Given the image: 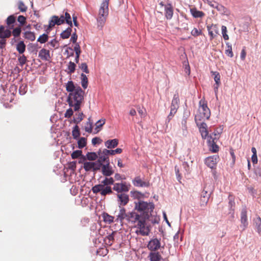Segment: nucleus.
I'll list each match as a JSON object with an SVG mask.
<instances>
[{"instance_id": "obj_3", "label": "nucleus", "mask_w": 261, "mask_h": 261, "mask_svg": "<svg viewBox=\"0 0 261 261\" xmlns=\"http://www.w3.org/2000/svg\"><path fill=\"white\" fill-rule=\"evenodd\" d=\"M84 91L80 86H77L75 91L70 93L68 97V102L70 107H73L75 111L80 108L81 104L84 99Z\"/></svg>"}, {"instance_id": "obj_60", "label": "nucleus", "mask_w": 261, "mask_h": 261, "mask_svg": "<svg viewBox=\"0 0 261 261\" xmlns=\"http://www.w3.org/2000/svg\"><path fill=\"white\" fill-rule=\"evenodd\" d=\"M79 67L85 73H88L89 72L88 66L86 63H82Z\"/></svg>"}, {"instance_id": "obj_26", "label": "nucleus", "mask_w": 261, "mask_h": 261, "mask_svg": "<svg viewBox=\"0 0 261 261\" xmlns=\"http://www.w3.org/2000/svg\"><path fill=\"white\" fill-rule=\"evenodd\" d=\"M118 144V140L114 139L112 140H109L105 142V145L108 148H114L116 147Z\"/></svg>"}, {"instance_id": "obj_55", "label": "nucleus", "mask_w": 261, "mask_h": 261, "mask_svg": "<svg viewBox=\"0 0 261 261\" xmlns=\"http://www.w3.org/2000/svg\"><path fill=\"white\" fill-rule=\"evenodd\" d=\"M48 44H50L53 48H58L59 44L58 41L56 39H54L48 43Z\"/></svg>"}, {"instance_id": "obj_28", "label": "nucleus", "mask_w": 261, "mask_h": 261, "mask_svg": "<svg viewBox=\"0 0 261 261\" xmlns=\"http://www.w3.org/2000/svg\"><path fill=\"white\" fill-rule=\"evenodd\" d=\"M26 45L23 41H19L16 44V50L20 54H22L25 50Z\"/></svg>"}, {"instance_id": "obj_5", "label": "nucleus", "mask_w": 261, "mask_h": 261, "mask_svg": "<svg viewBox=\"0 0 261 261\" xmlns=\"http://www.w3.org/2000/svg\"><path fill=\"white\" fill-rule=\"evenodd\" d=\"M138 216L137 212L135 211L126 213V210L124 207H120L118 215L117 216L116 221L122 222L124 219H126L129 223H130L133 226L137 229V218Z\"/></svg>"}, {"instance_id": "obj_49", "label": "nucleus", "mask_w": 261, "mask_h": 261, "mask_svg": "<svg viewBox=\"0 0 261 261\" xmlns=\"http://www.w3.org/2000/svg\"><path fill=\"white\" fill-rule=\"evenodd\" d=\"M15 21V17L13 15H12L8 17L6 20V22L9 26H10L11 24H13Z\"/></svg>"}, {"instance_id": "obj_53", "label": "nucleus", "mask_w": 261, "mask_h": 261, "mask_svg": "<svg viewBox=\"0 0 261 261\" xmlns=\"http://www.w3.org/2000/svg\"><path fill=\"white\" fill-rule=\"evenodd\" d=\"M77 116L76 118L74 119V122L77 124L80 123L84 118V114L83 113H79L78 114H76Z\"/></svg>"}, {"instance_id": "obj_10", "label": "nucleus", "mask_w": 261, "mask_h": 261, "mask_svg": "<svg viewBox=\"0 0 261 261\" xmlns=\"http://www.w3.org/2000/svg\"><path fill=\"white\" fill-rule=\"evenodd\" d=\"M160 247V241L156 238L150 240L147 245V248L151 251H156L159 250Z\"/></svg>"}, {"instance_id": "obj_1", "label": "nucleus", "mask_w": 261, "mask_h": 261, "mask_svg": "<svg viewBox=\"0 0 261 261\" xmlns=\"http://www.w3.org/2000/svg\"><path fill=\"white\" fill-rule=\"evenodd\" d=\"M154 208L152 202H147L139 200L135 202L134 210L138 213L137 218V229L136 232L142 236H147L150 232V226L148 225L147 221L152 215L151 213Z\"/></svg>"}, {"instance_id": "obj_33", "label": "nucleus", "mask_w": 261, "mask_h": 261, "mask_svg": "<svg viewBox=\"0 0 261 261\" xmlns=\"http://www.w3.org/2000/svg\"><path fill=\"white\" fill-rule=\"evenodd\" d=\"M71 32L72 29L71 27L70 26L61 34V37L63 39L68 38L69 36L71 35Z\"/></svg>"}, {"instance_id": "obj_20", "label": "nucleus", "mask_w": 261, "mask_h": 261, "mask_svg": "<svg viewBox=\"0 0 261 261\" xmlns=\"http://www.w3.org/2000/svg\"><path fill=\"white\" fill-rule=\"evenodd\" d=\"M12 34V32L8 29L5 30V27L3 25L0 26V38L5 39L9 38Z\"/></svg>"}, {"instance_id": "obj_31", "label": "nucleus", "mask_w": 261, "mask_h": 261, "mask_svg": "<svg viewBox=\"0 0 261 261\" xmlns=\"http://www.w3.org/2000/svg\"><path fill=\"white\" fill-rule=\"evenodd\" d=\"M77 87H75L72 81H68L66 85V90L67 92L71 93L75 91Z\"/></svg>"}, {"instance_id": "obj_23", "label": "nucleus", "mask_w": 261, "mask_h": 261, "mask_svg": "<svg viewBox=\"0 0 261 261\" xmlns=\"http://www.w3.org/2000/svg\"><path fill=\"white\" fill-rule=\"evenodd\" d=\"M150 261H160L162 256L159 252L151 251L148 255Z\"/></svg>"}, {"instance_id": "obj_29", "label": "nucleus", "mask_w": 261, "mask_h": 261, "mask_svg": "<svg viewBox=\"0 0 261 261\" xmlns=\"http://www.w3.org/2000/svg\"><path fill=\"white\" fill-rule=\"evenodd\" d=\"M103 221L107 223L111 224L114 221V217L110 215L107 213H103L102 215Z\"/></svg>"}, {"instance_id": "obj_21", "label": "nucleus", "mask_w": 261, "mask_h": 261, "mask_svg": "<svg viewBox=\"0 0 261 261\" xmlns=\"http://www.w3.org/2000/svg\"><path fill=\"white\" fill-rule=\"evenodd\" d=\"M62 24H63V21L59 19V17L54 15L51 17V20L49 21L48 27L51 28L56 24L59 25Z\"/></svg>"}, {"instance_id": "obj_32", "label": "nucleus", "mask_w": 261, "mask_h": 261, "mask_svg": "<svg viewBox=\"0 0 261 261\" xmlns=\"http://www.w3.org/2000/svg\"><path fill=\"white\" fill-rule=\"evenodd\" d=\"M116 233L115 231H113L110 234L106 237L105 239L106 243L110 246L112 245L114 241V236Z\"/></svg>"}, {"instance_id": "obj_17", "label": "nucleus", "mask_w": 261, "mask_h": 261, "mask_svg": "<svg viewBox=\"0 0 261 261\" xmlns=\"http://www.w3.org/2000/svg\"><path fill=\"white\" fill-rule=\"evenodd\" d=\"M211 73L213 74V75H214V81L215 82V84L214 85L215 92L216 95H217L218 87L219 85L221 84V80H220V73L217 71H211Z\"/></svg>"}, {"instance_id": "obj_57", "label": "nucleus", "mask_w": 261, "mask_h": 261, "mask_svg": "<svg viewBox=\"0 0 261 261\" xmlns=\"http://www.w3.org/2000/svg\"><path fill=\"white\" fill-rule=\"evenodd\" d=\"M17 21L20 23L21 25H23L26 23V17L22 15H20L17 18Z\"/></svg>"}, {"instance_id": "obj_37", "label": "nucleus", "mask_w": 261, "mask_h": 261, "mask_svg": "<svg viewBox=\"0 0 261 261\" xmlns=\"http://www.w3.org/2000/svg\"><path fill=\"white\" fill-rule=\"evenodd\" d=\"M85 156L87 160L92 161L96 160L98 158L97 154L94 152H88Z\"/></svg>"}, {"instance_id": "obj_35", "label": "nucleus", "mask_w": 261, "mask_h": 261, "mask_svg": "<svg viewBox=\"0 0 261 261\" xmlns=\"http://www.w3.org/2000/svg\"><path fill=\"white\" fill-rule=\"evenodd\" d=\"M81 76V84L84 89H86L88 85V80L86 74L82 73Z\"/></svg>"}, {"instance_id": "obj_51", "label": "nucleus", "mask_w": 261, "mask_h": 261, "mask_svg": "<svg viewBox=\"0 0 261 261\" xmlns=\"http://www.w3.org/2000/svg\"><path fill=\"white\" fill-rule=\"evenodd\" d=\"M214 8H216L218 11L223 13H225L226 11V8L225 7H224L222 5L219 4L217 3H215Z\"/></svg>"}, {"instance_id": "obj_9", "label": "nucleus", "mask_w": 261, "mask_h": 261, "mask_svg": "<svg viewBox=\"0 0 261 261\" xmlns=\"http://www.w3.org/2000/svg\"><path fill=\"white\" fill-rule=\"evenodd\" d=\"M219 160V156L218 155H214L210 156L205 159L204 162L207 166L210 168H215L217 163Z\"/></svg>"}, {"instance_id": "obj_50", "label": "nucleus", "mask_w": 261, "mask_h": 261, "mask_svg": "<svg viewBox=\"0 0 261 261\" xmlns=\"http://www.w3.org/2000/svg\"><path fill=\"white\" fill-rule=\"evenodd\" d=\"M137 109L138 112L139 114L140 115V116H141V117H145L146 113V110L144 108H141L140 106H138L137 107Z\"/></svg>"}, {"instance_id": "obj_19", "label": "nucleus", "mask_w": 261, "mask_h": 261, "mask_svg": "<svg viewBox=\"0 0 261 261\" xmlns=\"http://www.w3.org/2000/svg\"><path fill=\"white\" fill-rule=\"evenodd\" d=\"M165 15L167 19H171L173 15V8L171 4L165 6Z\"/></svg>"}, {"instance_id": "obj_2", "label": "nucleus", "mask_w": 261, "mask_h": 261, "mask_svg": "<svg viewBox=\"0 0 261 261\" xmlns=\"http://www.w3.org/2000/svg\"><path fill=\"white\" fill-rule=\"evenodd\" d=\"M114 180L112 177H107L101 181V184L95 185L92 188L93 193L97 194L100 193L102 196H105L108 194H111L113 193L111 185H114Z\"/></svg>"}, {"instance_id": "obj_39", "label": "nucleus", "mask_w": 261, "mask_h": 261, "mask_svg": "<svg viewBox=\"0 0 261 261\" xmlns=\"http://www.w3.org/2000/svg\"><path fill=\"white\" fill-rule=\"evenodd\" d=\"M48 36L46 34H43L40 35L37 39V41L41 44L44 43L48 41Z\"/></svg>"}, {"instance_id": "obj_34", "label": "nucleus", "mask_w": 261, "mask_h": 261, "mask_svg": "<svg viewBox=\"0 0 261 261\" xmlns=\"http://www.w3.org/2000/svg\"><path fill=\"white\" fill-rule=\"evenodd\" d=\"M24 37L31 41H33L35 40V33L31 31H26L24 33Z\"/></svg>"}, {"instance_id": "obj_13", "label": "nucleus", "mask_w": 261, "mask_h": 261, "mask_svg": "<svg viewBox=\"0 0 261 261\" xmlns=\"http://www.w3.org/2000/svg\"><path fill=\"white\" fill-rule=\"evenodd\" d=\"M101 168V173L105 176H110L114 173V171L112 167L110 165V163L103 165Z\"/></svg>"}, {"instance_id": "obj_30", "label": "nucleus", "mask_w": 261, "mask_h": 261, "mask_svg": "<svg viewBox=\"0 0 261 261\" xmlns=\"http://www.w3.org/2000/svg\"><path fill=\"white\" fill-rule=\"evenodd\" d=\"M122 152V149L118 148L115 150H108L105 149L103 150V152L109 155H114L115 154H120Z\"/></svg>"}, {"instance_id": "obj_48", "label": "nucleus", "mask_w": 261, "mask_h": 261, "mask_svg": "<svg viewBox=\"0 0 261 261\" xmlns=\"http://www.w3.org/2000/svg\"><path fill=\"white\" fill-rule=\"evenodd\" d=\"M21 32V29L20 27H16L13 30L12 32V35L15 38L18 37L20 36Z\"/></svg>"}, {"instance_id": "obj_16", "label": "nucleus", "mask_w": 261, "mask_h": 261, "mask_svg": "<svg viewBox=\"0 0 261 261\" xmlns=\"http://www.w3.org/2000/svg\"><path fill=\"white\" fill-rule=\"evenodd\" d=\"M113 190L117 192H127L129 188L125 182L116 183L114 184Z\"/></svg>"}, {"instance_id": "obj_14", "label": "nucleus", "mask_w": 261, "mask_h": 261, "mask_svg": "<svg viewBox=\"0 0 261 261\" xmlns=\"http://www.w3.org/2000/svg\"><path fill=\"white\" fill-rule=\"evenodd\" d=\"M199 128V132L201 133L202 139H205L208 136V132L207 130V125L203 121L200 122L198 124H196Z\"/></svg>"}, {"instance_id": "obj_56", "label": "nucleus", "mask_w": 261, "mask_h": 261, "mask_svg": "<svg viewBox=\"0 0 261 261\" xmlns=\"http://www.w3.org/2000/svg\"><path fill=\"white\" fill-rule=\"evenodd\" d=\"M191 33L192 36L194 37H197L198 36L201 35L202 31L195 28L192 30Z\"/></svg>"}, {"instance_id": "obj_6", "label": "nucleus", "mask_w": 261, "mask_h": 261, "mask_svg": "<svg viewBox=\"0 0 261 261\" xmlns=\"http://www.w3.org/2000/svg\"><path fill=\"white\" fill-rule=\"evenodd\" d=\"M109 0H103L100 5L97 17V27L101 29L105 25L109 15Z\"/></svg>"}, {"instance_id": "obj_45", "label": "nucleus", "mask_w": 261, "mask_h": 261, "mask_svg": "<svg viewBox=\"0 0 261 261\" xmlns=\"http://www.w3.org/2000/svg\"><path fill=\"white\" fill-rule=\"evenodd\" d=\"M65 18L66 20V23L68 24L71 27H72V22L71 20V17L69 13L67 12H65Z\"/></svg>"}, {"instance_id": "obj_47", "label": "nucleus", "mask_w": 261, "mask_h": 261, "mask_svg": "<svg viewBox=\"0 0 261 261\" xmlns=\"http://www.w3.org/2000/svg\"><path fill=\"white\" fill-rule=\"evenodd\" d=\"M255 226L258 233L261 232V218L258 217L255 221Z\"/></svg>"}, {"instance_id": "obj_7", "label": "nucleus", "mask_w": 261, "mask_h": 261, "mask_svg": "<svg viewBox=\"0 0 261 261\" xmlns=\"http://www.w3.org/2000/svg\"><path fill=\"white\" fill-rule=\"evenodd\" d=\"M179 99L177 94H174L173 98L171 102V105L170 107V112L169 115L167 117L168 122H169L174 115L177 112V109L179 108Z\"/></svg>"}, {"instance_id": "obj_40", "label": "nucleus", "mask_w": 261, "mask_h": 261, "mask_svg": "<svg viewBox=\"0 0 261 261\" xmlns=\"http://www.w3.org/2000/svg\"><path fill=\"white\" fill-rule=\"evenodd\" d=\"M77 144L79 148H84L87 144V139L84 137L80 138L77 142Z\"/></svg>"}, {"instance_id": "obj_52", "label": "nucleus", "mask_w": 261, "mask_h": 261, "mask_svg": "<svg viewBox=\"0 0 261 261\" xmlns=\"http://www.w3.org/2000/svg\"><path fill=\"white\" fill-rule=\"evenodd\" d=\"M211 194V191L208 190L206 187H204L203 190L202 191L201 197H205L207 196V197H210V195Z\"/></svg>"}, {"instance_id": "obj_8", "label": "nucleus", "mask_w": 261, "mask_h": 261, "mask_svg": "<svg viewBox=\"0 0 261 261\" xmlns=\"http://www.w3.org/2000/svg\"><path fill=\"white\" fill-rule=\"evenodd\" d=\"M83 168L86 171H97L101 168V164L99 162H86L84 163Z\"/></svg>"}, {"instance_id": "obj_22", "label": "nucleus", "mask_w": 261, "mask_h": 261, "mask_svg": "<svg viewBox=\"0 0 261 261\" xmlns=\"http://www.w3.org/2000/svg\"><path fill=\"white\" fill-rule=\"evenodd\" d=\"M190 11L191 15L194 18H202L205 15L204 12L198 10L195 7L191 8Z\"/></svg>"}, {"instance_id": "obj_44", "label": "nucleus", "mask_w": 261, "mask_h": 261, "mask_svg": "<svg viewBox=\"0 0 261 261\" xmlns=\"http://www.w3.org/2000/svg\"><path fill=\"white\" fill-rule=\"evenodd\" d=\"M82 155V151L81 150L74 151L71 154L72 159H77Z\"/></svg>"}, {"instance_id": "obj_27", "label": "nucleus", "mask_w": 261, "mask_h": 261, "mask_svg": "<svg viewBox=\"0 0 261 261\" xmlns=\"http://www.w3.org/2000/svg\"><path fill=\"white\" fill-rule=\"evenodd\" d=\"M119 200L120 202V204L123 206L125 205L129 201V197L127 194H120L118 195Z\"/></svg>"}, {"instance_id": "obj_54", "label": "nucleus", "mask_w": 261, "mask_h": 261, "mask_svg": "<svg viewBox=\"0 0 261 261\" xmlns=\"http://www.w3.org/2000/svg\"><path fill=\"white\" fill-rule=\"evenodd\" d=\"M18 60L21 66H22L24 64H25L27 61V57L24 55L20 56L18 58Z\"/></svg>"}, {"instance_id": "obj_4", "label": "nucleus", "mask_w": 261, "mask_h": 261, "mask_svg": "<svg viewBox=\"0 0 261 261\" xmlns=\"http://www.w3.org/2000/svg\"><path fill=\"white\" fill-rule=\"evenodd\" d=\"M210 116L211 111L207 107V102L204 99H201L199 102L198 113L195 116L196 124L209 119Z\"/></svg>"}, {"instance_id": "obj_62", "label": "nucleus", "mask_w": 261, "mask_h": 261, "mask_svg": "<svg viewBox=\"0 0 261 261\" xmlns=\"http://www.w3.org/2000/svg\"><path fill=\"white\" fill-rule=\"evenodd\" d=\"M74 50L75 51L76 55H77V56H80L81 50L80 44L79 43L75 44V46L74 47Z\"/></svg>"}, {"instance_id": "obj_36", "label": "nucleus", "mask_w": 261, "mask_h": 261, "mask_svg": "<svg viewBox=\"0 0 261 261\" xmlns=\"http://www.w3.org/2000/svg\"><path fill=\"white\" fill-rule=\"evenodd\" d=\"M106 120L105 119L99 120L95 123V130H96V133L99 132L101 128V127L105 124Z\"/></svg>"}, {"instance_id": "obj_25", "label": "nucleus", "mask_w": 261, "mask_h": 261, "mask_svg": "<svg viewBox=\"0 0 261 261\" xmlns=\"http://www.w3.org/2000/svg\"><path fill=\"white\" fill-rule=\"evenodd\" d=\"M97 162H99L101 164V167L103 166L102 163H110L108 155L103 152L101 154H99V158L97 161Z\"/></svg>"}, {"instance_id": "obj_11", "label": "nucleus", "mask_w": 261, "mask_h": 261, "mask_svg": "<svg viewBox=\"0 0 261 261\" xmlns=\"http://www.w3.org/2000/svg\"><path fill=\"white\" fill-rule=\"evenodd\" d=\"M206 28L208 32V34L210 36V40H212L216 36V35L214 33L218 34L219 33L218 27L217 24H212L211 25H207Z\"/></svg>"}, {"instance_id": "obj_61", "label": "nucleus", "mask_w": 261, "mask_h": 261, "mask_svg": "<svg viewBox=\"0 0 261 261\" xmlns=\"http://www.w3.org/2000/svg\"><path fill=\"white\" fill-rule=\"evenodd\" d=\"M73 114V110L71 108H69L66 111L64 114V117L67 118H69L72 116Z\"/></svg>"}, {"instance_id": "obj_43", "label": "nucleus", "mask_w": 261, "mask_h": 261, "mask_svg": "<svg viewBox=\"0 0 261 261\" xmlns=\"http://www.w3.org/2000/svg\"><path fill=\"white\" fill-rule=\"evenodd\" d=\"M227 49L225 50V54L229 57L232 58L233 56V54L232 51L231 45L229 43H226Z\"/></svg>"}, {"instance_id": "obj_42", "label": "nucleus", "mask_w": 261, "mask_h": 261, "mask_svg": "<svg viewBox=\"0 0 261 261\" xmlns=\"http://www.w3.org/2000/svg\"><path fill=\"white\" fill-rule=\"evenodd\" d=\"M76 65L72 62L70 61L68 65V73L71 74L75 71Z\"/></svg>"}, {"instance_id": "obj_15", "label": "nucleus", "mask_w": 261, "mask_h": 261, "mask_svg": "<svg viewBox=\"0 0 261 261\" xmlns=\"http://www.w3.org/2000/svg\"><path fill=\"white\" fill-rule=\"evenodd\" d=\"M212 136L208 137L207 143L209 150L212 152H217L219 151V146L216 144L217 140H212Z\"/></svg>"}, {"instance_id": "obj_38", "label": "nucleus", "mask_w": 261, "mask_h": 261, "mask_svg": "<svg viewBox=\"0 0 261 261\" xmlns=\"http://www.w3.org/2000/svg\"><path fill=\"white\" fill-rule=\"evenodd\" d=\"M72 135L73 136V138L74 139H77L80 136V131L79 129V126L76 125L72 132Z\"/></svg>"}, {"instance_id": "obj_63", "label": "nucleus", "mask_w": 261, "mask_h": 261, "mask_svg": "<svg viewBox=\"0 0 261 261\" xmlns=\"http://www.w3.org/2000/svg\"><path fill=\"white\" fill-rule=\"evenodd\" d=\"M101 141H102V140L99 138L95 137L92 139V143L93 145H95L97 144L100 143Z\"/></svg>"}, {"instance_id": "obj_18", "label": "nucleus", "mask_w": 261, "mask_h": 261, "mask_svg": "<svg viewBox=\"0 0 261 261\" xmlns=\"http://www.w3.org/2000/svg\"><path fill=\"white\" fill-rule=\"evenodd\" d=\"M38 56L41 59L44 61H48L51 59L49 50L45 48H42L39 51Z\"/></svg>"}, {"instance_id": "obj_12", "label": "nucleus", "mask_w": 261, "mask_h": 261, "mask_svg": "<svg viewBox=\"0 0 261 261\" xmlns=\"http://www.w3.org/2000/svg\"><path fill=\"white\" fill-rule=\"evenodd\" d=\"M247 211L246 208H243L241 212V222L243 230H245L248 226V223L247 220Z\"/></svg>"}, {"instance_id": "obj_46", "label": "nucleus", "mask_w": 261, "mask_h": 261, "mask_svg": "<svg viewBox=\"0 0 261 261\" xmlns=\"http://www.w3.org/2000/svg\"><path fill=\"white\" fill-rule=\"evenodd\" d=\"M221 30L223 38L225 40H228L229 39V36L227 34V30L226 27L225 25H222L221 27Z\"/></svg>"}, {"instance_id": "obj_64", "label": "nucleus", "mask_w": 261, "mask_h": 261, "mask_svg": "<svg viewBox=\"0 0 261 261\" xmlns=\"http://www.w3.org/2000/svg\"><path fill=\"white\" fill-rule=\"evenodd\" d=\"M211 136H212V140H217L219 138V133L215 131Z\"/></svg>"}, {"instance_id": "obj_41", "label": "nucleus", "mask_w": 261, "mask_h": 261, "mask_svg": "<svg viewBox=\"0 0 261 261\" xmlns=\"http://www.w3.org/2000/svg\"><path fill=\"white\" fill-rule=\"evenodd\" d=\"M18 8L19 11L21 12H25L27 10V7L24 4V3L21 1H18L17 3Z\"/></svg>"}, {"instance_id": "obj_59", "label": "nucleus", "mask_w": 261, "mask_h": 261, "mask_svg": "<svg viewBox=\"0 0 261 261\" xmlns=\"http://www.w3.org/2000/svg\"><path fill=\"white\" fill-rule=\"evenodd\" d=\"M210 197H207V196L205 197H200V205L201 206H205L206 205Z\"/></svg>"}, {"instance_id": "obj_58", "label": "nucleus", "mask_w": 261, "mask_h": 261, "mask_svg": "<svg viewBox=\"0 0 261 261\" xmlns=\"http://www.w3.org/2000/svg\"><path fill=\"white\" fill-rule=\"evenodd\" d=\"M85 129L86 132L91 133L92 130V123L90 121L87 122L85 126Z\"/></svg>"}, {"instance_id": "obj_24", "label": "nucleus", "mask_w": 261, "mask_h": 261, "mask_svg": "<svg viewBox=\"0 0 261 261\" xmlns=\"http://www.w3.org/2000/svg\"><path fill=\"white\" fill-rule=\"evenodd\" d=\"M134 185L137 187H148L149 186V183L147 181H143L140 177H136L134 180Z\"/></svg>"}]
</instances>
